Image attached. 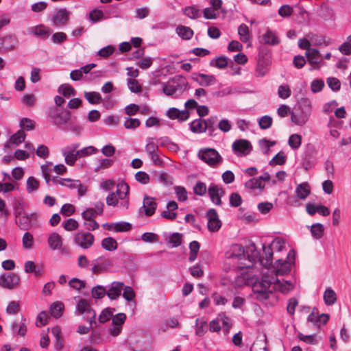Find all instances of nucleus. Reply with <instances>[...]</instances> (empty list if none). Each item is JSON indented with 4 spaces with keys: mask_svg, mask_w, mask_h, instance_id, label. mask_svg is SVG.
Masks as SVG:
<instances>
[{
    "mask_svg": "<svg viewBox=\"0 0 351 351\" xmlns=\"http://www.w3.org/2000/svg\"><path fill=\"white\" fill-rule=\"evenodd\" d=\"M271 278L272 274L265 273L261 280L253 285L252 289L256 294L257 300L260 301L267 300L273 292Z\"/></svg>",
    "mask_w": 351,
    "mask_h": 351,
    "instance_id": "f257e3e1",
    "label": "nucleus"
},
{
    "mask_svg": "<svg viewBox=\"0 0 351 351\" xmlns=\"http://www.w3.org/2000/svg\"><path fill=\"white\" fill-rule=\"evenodd\" d=\"M226 257L227 259L232 261V264L235 265L239 269L248 268L251 267L250 264H247L244 261H251L246 258L244 247L239 244L232 245L230 250L226 252Z\"/></svg>",
    "mask_w": 351,
    "mask_h": 351,
    "instance_id": "f03ea898",
    "label": "nucleus"
},
{
    "mask_svg": "<svg viewBox=\"0 0 351 351\" xmlns=\"http://www.w3.org/2000/svg\"><path fill=\"white\" fill-rule=\"evenodd\" d=\"M295 253L294 250H290L287 256V259H278L275 262L272 269L266 273L272 274L274 276H284L291 271V267L295 264Z\"/></svg>",
    "mask_w": 351,
    "mask_h": 351,
    "instance_id": "7ed1b4c3",
    "label": "nucleus"
},
{
    "mask_svg": "<svg viewBox=\"0 0 351 351\" xmlns=\"http://www.w3.org/2000/svg\"><path fill=\"white\" fill-rule=\"evenodd\" d=\"M198 157L212 167H216L223 161L219 152L213 148L201 149L197 154Z\"/></svg>",
    "mask_w": 351,
    "mask_h": 351,
    "instance_id": "20e7f679",
    "label": "nucleus"
},
{
    "mask_svg": "<svg viewBox=\"0 0 351 351\" xmlns=\"http://www.w3.org/2000/svg\"><path fill=\"white\" fill-rule=\"evenodd\" d=\"M232 149L235 155L242 157L251 153L252 145L248 140L240 138L235 140L232 143Z\"/></svg>",
    "mask_w": 351,
    "mask_h": 351,
    "instance_id": "39448f33",
    "label": "nucleus"
},
{
    "mask_svg": "<svg viewBox=\"0 0 351 351\" xmlns=\"http://www.w3.org/2000/svg\"><path fill=\"white\" fill-rule=\"evenodd\" d=\"M94 241V236L89 232H79L74 237V243L83 249L90 248Z\"/></svg>",
    "mask_w": 351,
    "mask_h": 351,
    "instance_id": "423d86ee",
    "label": "nucleus"
},
{
    "mask_svg": "<svg viewBox=\"0 0 351 351\" xmlns=\"http://www.w3.org/2000/svg\"><path fill=\"white\" fill-rule=\"evenodd\" d=\"M20 282V277L14 273H9L0 276V286L3 289H13Z\"/></svg>",
    "mask_w": 351,
    "mask_h": 351,
    "instance_id": "0eeeda50",
    "label": "nucleus"
},
{
    "mask_svg": "<svg viewBox=\"0 0 351 351\" xmlns=\"http://www.w3.org/2000/svg\"><path fill=\"white\" fill-rule=\"evenodd\" d=\"M49 116L52 119L55 125H61L69 121L71 114L68 110L60 111L56 108H53L50 110Z\"/></svg>",
    "mask_w": 351,
    "mask_h": 351,
    "instance_id": "6e6552de",
    "label": "nucleus"
},
{
    "mask_svg": "<svg viewBox=\"0 0 351 351\" xmlns=\"http://www.w3.org/2000/svg\"><path fill=\"white\" fill-rule=\"evenodd\" d=\"M76 312L78 313H86L87 315L84 318L88 322H95L96 318V313L95 311L90 306L88 302L83 298H81L76 305Z\"/></svg>",
    "mask_w": 351,
    "mask_h": 351,
    "instance_id": "1a4fd4ad",
    "label": "nucleus"
},
{
    "mask_svg": "<svg viewBox=\"0 0 351 351\" xmlns=\"http://www.w3.org/2000/svg\"><path fill=\"white\" fill-rule=\"evenodd\" d=\"M273 291H279L283 294L288 293L294 289V282L289 280H280L272 274L271 278Z\"/></svg>",
    "mask_w": 351,
    "mask_h": 351,
    "instance_id": "9d476101",
    "label": "nucleus"
},
{
    "mask_svg": "<svg viewBox=\"0 0 351 351\" xmlns=\"http://www.w3.org/2000/svg\"><path fill=\"white\" fill-rule=\"evenodd\" d=\"M206 217L208 230L211 232L218 231L221 226V222L216 210L214 208L209 209L206 213Z\"/></svg>",
    "mask_w": 351,
    "mask_h": 351,
    "instance_id": "9b49d317",
    "label": "nucleus"
},
{
    "mask_svg": "<svg viewBox=\"0 0 351 351\" xmlns=\"http://www.w3.org/2000/svg\"><path fill=\"white\" fill-rule=\"evenodd\" d=\"M208 193L213 204L217 206L222 204L221 197L225 194V191L221 187L210 184L208 189Z\"/></svg>",
    "mask_w": 351,
    "mask_h": 351,
    "instance_id": "f8f14e48",
    "label": "nucleus"
},
{
    "mask_svg": "<svg viewBox=\"0 0 351 351\" xmlns=\"http://www.w3.org/2000/svg\"><path fill=\"white\" fill-rule=\"evenodd\" d=\"M191 78L202 86H209L216 82V78L213 75L194 73L192 74Z\"/></svg>",
    "mask_w": 351,
    "mask_h": 351,
    "instance_id": "ddd939ff",
    "label": "nucleus"
},
{
    "mask_svg": "<svg viewBox=\"0 0 351 351\" xmlns=\"http://www.w3.org/2000/svg\"><path fill=\"white\" fill-rule=\"evenodd\" d=\"M16 223L19 226V227L23 230H29L32 226V220L34 217H36L35 214H29V215H24L23 216H20V213L16 211Z\"/></svg>",
    "mask_w": 351,
    "mask_h": 351,
    "instance_id": "4468645a",
    "label": "nucleus"
},
{
    "mask_svg": "<svg viewBox=\"0 0 351 351\" xmlns=\"http://www.w3.org/2000/svg\"><path fill=\"white\" fill-rule=\"evenodd\" d=\"M69 19V12L66 9H60L51 17L53 26L64 25Z\"/></svg>",
    "mask_w": 351,
    "mask_h": 351,
    "instance_id": "2eb2a0df",
    "label": "nucleus"
},
{
    "mask_svg": "<svg viewBox=\"0 0 351 351\" xmlns=\"http://www.w3.org/2000/svg\"><path fill=\"white\" fill-rule=\"evenodd\" d=\"M27 32L29 34L40 37L43 39H47L52 33V30L44 25L30 27L27 29Z\"/></svg>",
    "mask_w": 351,
    "mask_h": 351,
    "instance_id": "dca6fc26",
    "label": "nucleus"
},
{
    "mask_svg": "<svg viewBox=\"0 0 351 351\" xmlns=\"http://www.w3.org/2000/svg\"><path fill=\"white\" fill-rule=\"evenodd\" d=\"M328 319L329 315L328 314L319 315L318 310L316 308L313 309L307 317L308 322L313 323L317 327H319L321 324H326Z\"/></svg>",
    "mask_w": 351,
    "mask_h": 351,
    "instance_id": "f3484780",
    "label": "nucleus"
},
{
    "mask_svg": "<svg viewBox=\"0 0 351 351\" xmlns=\"http://www.w3.org/2000/svg\"><path fill=\"white\" fill-rule=\"evenodd\" d=\"M110 260L100 256L93 261L91 271L93 274L103 273L110 266Z\"/></svg>",
    "mask_w": 351,
    "mask_h": 351,
    "instance_id": "a211bd4d",
    "label": "nucleus"
},
{
    "mask_svg": "<svg viewBox=\"0 0 351 351\" xmlns=\"http://www.w3.org/2000/svg\"><path fill=\"white\" fill-rule=\"evenodd\" d=\"M311 116V108L308 106L305 111L302 112L300 114L292 113L291 120L295 124L299 126L304 125L309 119Z\"/></svg>",
    "mask_w": 351,
    "mask_h": 351,
    "instance_id": "6ab92c4d",
    "label": "nucleus"
},
{
    "mask_svg": "<svg viewBox=\"0 0 351 351\" xmlns=\"http://www.w3.org/2000/svg\"><path fill=\"white\" fill-rule=\"evenodd\" d=\"M124 288V283L122 282H112L108 290H106L107 296L110 300H116L121 294Z\"/></svg>",
    "mask_w": 351,
    "mask_h": 351,
    "instance_id": "aec40b11",
    "label": "nucleus"
},
{
    "mask_svg": "<svg viewBox=\"0 0 351 351\" xmlns=\"http://www.w3.org/2000/svg\"><path fill=\"white\" fill-rule=\"evenodd\" d=\"M166 114L171 119H178L181 121H186L189 118V112L187 110H180L176 108H169Z\"/></svg>",
    "mask_w": 351,
    "mask_h": 351,
    "instance_id": "412c9836",
    "label": "nucleus"
},
{
    "mask_svg": "<svg viewBox=\"0 0 351 351\" xmlns=\"http://www.w3.org/2000/svg\"><path fill=\"white\" fill-rule=\"evenodd\" d=\"M171 82L173 86H174L176 93L181 94L189 88L187 80L181 75H176L173 77Z\"/></svg>",
    "mask_w": 351,
    "mask_h": 351,
    "instance_id": "4be33fe9",
    "label": "nucleus"
},
{
    "mask_svg": "<svg viewBox=\"0 0 351 351\" xmlns=\"http://www.w3.org/2000/svg\"><path fill=\"white\" fill-rule=\"evenodd\" d=\"M143 208L147 216L149 217L153 215L157 208L155 198L145 195L143 199Z\"/></svg>",
    "mask_w": 351,
    "mask_h": 351,
    "instance_id": "5701e85b",
    "label": "nucleus"
},
{
    "mask_svg": "<svg viewBox=\"0 0 351 351\" xmlns=\"http://www.w3.org/2000/svg\"><path fill=\"white\" fill-rule=\"evenodd\" d=\"M78 145L67 146L62 149V154L64 156L65 162L68 165H73L76 161V157L74 156V152Z\"/></svg>",
    "mask_w": 351,
    "mask_h": 351,
    "instance_id": "b1692460",
    "label": "nucleus"
},
{
    "mask_svg": "<svg viewBox=\"0 0 351 351\" xmlns=\"http://www.w3.org/2000/svg\"><path fill=\"white\" fill-rule=\"evenodd\" d=\"M47 243L52 250H61L63 245L62 238L57 232H53L49 235Z\"/></svg>",
    "mask_w": 351,
    "mask_h": 351,
    "instance_id": "393cba45",
    "label": "nucleus"
},
{
    "mask_svg": "<svg viewBox=\"0 0 351 351\" xmlns=\"http://www.w3.org/2000/svg\"><path fill=\"white\" fill-rule=\"evenodd\" d=\"M295 193L299 199L304 200L311 194V186L307 182H304L296 186Z\"/></svg>",
    "mask_w": 351,
    "mask_h": 351,
    "instance_id": "a878e982",
    "label": "nucleus"
},
{
    "mask_svg": "<svg viewBox=\"0 0 351 351\" xmlns=\"http://www.w3.org/2000/svg\"><path fill=\"white\" fill-rule=\"evenodd\" d=\"M219 324H222L223 332L224 335H228L233 325L232 319L225 313H220L217 317Z\"/></svg>",
    "mask_w": 351,
    "mask_h": 351,
    "instance_id": "bb28decb",
    "label": "nucleus"
},
{
    "mask_svg": "<svg viewBox=\"0 0 351 351\" xmlns=\"http://www.w3.org/2000/svg\"><path fill=\"white\" fill-rule=\"evenodd\" d=\"M305 55L309 63L313 66V69H318L319 64L321 62V60H319V58L321 56L319 51L316 49L311 48L306 51Z\"/></svg>",
    "mask_w": 351,
    "mask_h": 351,
    "instance_id": "cd10ccee",
    "label": "nucleus"
},
{
    "mask_svg": "<svg viewBox=\"0 0 351 351\" xmlns=\"http://www.w3.org/2000/svg\"><path fill=\"white\" fill-rule=\"evenodd\" d=\"M16 45V38L13 36H7L0 38V49L9 51L14 48Z\"/></svg>",
    "mask_w": 351,
    "mask_h": 351,
    "instance_id": "c85d7f7f",
    "label": "nucleus"
},
{
    "mask_svg": "<svg viewBox=\"0 0 351 351\" xmlns=\"http://www.w3.org/2000/svg\"><path fill=\"white\" fill-rule=\"evenodd\" d=\"M318 14L320 18L324 21H328L333 18L334 10L330 6L323 4L317 10Z\"/></svg>",
    "mask_w": 351,
    "mask_h": 351,
    "instance_id": "c756f323",
    "label": "nucleus"
},
{
    "mask_svg": "<svg viewBox=\"0 0 351 351\" xmlns=\"http://www.w3.org/2000/svg\"><path fill=\"white\" fill-rule=\"evenodd\" d=\"M323 299L326 306H332L337 302V294L331 288H327L324 293Z\"/></svg>",
    "mask_w": 351,
    "mask_h": 351,
    "instance_id": "7c9ffc66",
    "label": "nucleus"
},
{
    "mask_svg": "<svg viewBox=\"0 0 351 351\" xmlns=\"http://www.w3.org/2000/svg\"><path fill=\"white\" fill-rule=\"evenodd\" d=\"M262 40L265 44L276 45L280 43L279 38L276 36L275 33L270 29H267L263 34Z\"/></svg>",
    "mask_w": 351,
    "mask_h": 351,
    "instance_id": "2f4dec72",
    "label": "nucleus"
},
{
    "mask_svg": "<svg viewBox=\"0 0 351 351\" xmlns=\"http://www.w3.org/2000/svg\"><path fill=\"white\" fill-rule=\"evenodd\" d=\"M176 31L178 36L184 40H189L193 36V31L189 27L178 25Z\"/></svg>",
    "mask_w": 351,
    "mask_h": 351,
    "instance_id": "473e14b6",
    "label": "nucleus"
},
{
    "mask_svg": "<svg viewBox=\"0 0 351 351\" xmlns=\"http://www.w3.org/2000/svg\"><path fill=\"white\" fill-rule=\"evenodd\" d=\"M245 186L250 190L254 191L258 189L259 191H263L265 187V184L261 182L258 178H254L247 181Z\"/></svg>",
    "mask_w": 351,
    "mask_h": 351,
    "instance_id": "72a5a7b5",
    "label": "nucleus"
},
{
    "mask_svg": "<svg viewBox=\"0 0 351 351\" xmlns=\"http://www.w3.org/2000/svg\"><path fill=\"white\" fill-rule=\"evenodd\" d=\"M216 117L204 119L205 132L208 131V135L210 136H214L216 134Z\"/></svg>",
    "mask_w": 351,
    "mask_h": 351,
    "instance_id": "f704fd0d",
    "label": "nucleus"
},
{
    "mask_svg": "<svg viewBox=\"0 0 351 351\" xmlns=\"http://www.w3.org/2000/svg\"><path fill=\"white\" fill-rule=\"evenodd\" d=\"M310 232L314 239H319L324 235V226L320 223H314L310 226Z\"/></svg>",
    "mask_w": 351,
    "mask_h": 351,
    "instance_id": "c9c22d12",
    "label": "nucleus"
},
{
    "mask_svg": "<svg viewBox=\"0 0 351 351\" xmlns=\"http://www.w3.org/2000/svg\"><path fill=\"white\" fill-rule=\"evenodd\" d=\"M191 130L193 133L205 132L204 119H198L191 123Z\"/></svg>",
    "mask_w": 351,
    "mask_h": 351,
    "instance_id": "e433bc0d",
    "label": "nucleus"
},
{
    "mask_svg": "<svg viewBox=\"0 0 351 351\" xmlns=\"http://www.w3.org/2000/svg\"><path fill=\"white\" fill-rule=\"evenodd\" d=\"M84 97L90 104H97L101 102V96L97 92H84Z\"/></svg>",
    "mask_w": 351,
    "mask_h": 351,
    "instance_id": "4c0bfd02",
    "label": "nucleus"
},
{
    "mask_svg": "<svg viewBox=\"0 0 351 351\" xmlns=\"http://www.w3.org/2000/svg\"><path fill=\"white\" fill-rule=\"evenodd\" d=\"M64 304L62 302H57L51 305L50 312L53 317L58 318L62 315Z\"/></svg>",
    "mask_w": 351,
    "mask_h": 351,
    "instance_id": "58836bf2",
    "label": "nucleus"
},
{
    "mask_svg": "<svg viewBox=\"0 0 351 351\" xmlns=\"http://www.w3.org/2000/svg\"><path fill=\"white\" fill-rule=\"evenodd\" d=\"M269 70V64L265 60H260L258 62L256 69V75L258 77L264 76Z\"/></svg>",
    "mask_w": 351,
    "mask_h": 351,
    "instance_id": "ea45409f",
    "label": "nucleus"
},
{
    "mask_svg": "<svg viewBox=\"0 0 351 351\" xmlns=\"http://www.w3.org/2000/svg\"><path fill=\"white\" fill-rule=\"evenodd\" d=\"M184 14L192 19H197L201 16L199 10L195 5L186 7L184 10Z\"/></svg>",
    "mask_w": 351,
    "mask_h": 351,
    "instance_id": "a19ab883",
    "label": "nucleus"
},
{
    "mask_svg": "<svg viewBox=\"0 0 351 351\" xmlns=\"http://www.w3.org/2000/svg\"><path fill=\"white\" fill-rule=\"evenodd\" d=\"M101 246L106 250L113 251L117 248V242L112 237H107L103 239Z\"/></svg>",
    "mask_w": 351,
    "mask_h": 351,
    "instance_id": "79ce46f5",
    "label": "nucleus"
},
{
    "mask_svg": "<svg viewBox=\"0 0 351 351\" xmlns=\"http://www.w3.org/2000/svg\"><path fill=\"white\" fill-rule=\"evenodd\" d=\"M210 65L220 69H224L228 65V58L226 56H219L212 60L210 62Z\"/></svg>",
    "mask_w": 351,
    "mask_h": 351,
    "instance_id": "37998d69",
    "label": "nucleus"
},
{
    "mask_svg": "<svg viewBox=\"0 0 351 351\" xmlns=\"http://www.w3.org/2000/svg\"><path fill=\"white\" fill-rule=\"evenodd\" d=\"M39 181L34 177L30 176L27 178L26 182L27 191L28 193H32L37 191L39 188Z\"/></svg>",
    "mask_w": 351,
    "mask_h": 351,
    "instance_id": "c03bdc74",
    "label": "nucleus"
},
{
    "mask_svg": "<svg viewBox=\"0 0 351 351\" xmlns=\"http://www.w3.org/2000/svg\"><path fill=\"white\" fill-rule=\"evenodd\" d=\"M58 92L62 94L64 97H69L70 96L75 95V90L69 84H62L58 88Z\"/></svg>",
    "mask_w": 351,
    "mask_h": 351,
    "instance_id": "a18cd8bd",
    "label": "nucleus"
},
{
    "mask_svg": "<svg viewBox=\"0 0 351 351\" xmlns=\"http://www.w3.org/2000/svg\"><path fill=\"white\" fill-rule=\"evenodd\" d=\"M302 143V137L300 134H291L288 140L289 145L293 149H296L299 148Z\"/></svg>",
    "mask_w": 351,
    "mask_h": 351,
    "instance_id": "49530a36",
    "label": "nucleus"
},
{
    "mask_svg": "<svg viewBox=\"0 0 351 351\" xmlns=\"http://www.w3.org/2000/svg\"><path fill=\"white\" fill-rule=\"evenodd\" d=\"M88 19L92 23H97L104 19V14L101 10L94 9L90 12Z\"/></svg>",
    "mask_w": 351,
    "mask_h": 351,
    "instance_id": "de8ad7c7",
    "label": "nucleus"
},
{
    "mask_svg": "<svg viewBox=\"0 0 351 351\" xmlns=\"http://www.w3.org/2000/svg\"><path fill=\"white\" fill-rule=\"evenodd\" d=\"M114 311V309L110 308H106L105 309H104L99 315V322L101 324H104L109 321L112 317Z\"/></svg>",
    "mask_w": 351,
    "mask_h": 351,
    "instance_id": "09e8293b",
    "label": "nucleus"
},
{
    "mask_svg": "<svg viewBox=\"0 0 351 351\" xmlns=\"http://www.w3.org/2000/svg\"><path fill=\"white\" fill-rule=\"evenodd\" d=\"M91 294L93 298L95 299H101L106 295H107L106 289L104 287L101 285H97L94 287L91 290Z\"/></svg>",
    "mask_w": 351,
    "mask_h": 351,
    "instance_id": "8fccbe9b",
    "label": "nucleus"
},
{
    "mask_svg": "<svg viewBox=\"0 0 351 351\" xmlns=\"http://www.w3.org/2000/svg\"><path fill=\"white\" fill-rule=\"evenodd\" d=\"M238 34L242 42L246 43L250 40L249 28L245 24H241L239 27Z\"/></svg>",
    "mask_w": 351,
    "mask_h": 351,
    "instance_id": "3c124183",
    "label": "nucleus"
},
{
    "mask_svg": "<svg viewBox=\"0 0 351 351\" xmlns=\"http://www.w3.org/2000/svg\"><path fill=\"white\" fill-rule=\"evenodd\" d=\"M196 329L195 333L198 336L204 335L207 331V322L204 320L197 319L195 321Z\"/></svg>",
    "mask_w": 351,
    "mask_h": 351,
    "instance_id": "603ef678",
    "label": "nucleus"
},
{
    "mask_svg": "<svg viewBox=\"0 0 351 351\" xmlns=\"http://www.w3.org/2000/svg\"><path fill=\"white\" fill-rule=\"evenodd\" d=\"M141 124V121L139 119L136 118H125L123 125L125 129L128 130H135Z\"/></svg>",
    "mask_w": 351,
    "mask_h": 351,
    "instance_id": "864d4df0",
    "label": "nucleus"
},
{
    "mask_svg": "<svg viewBox=\"0 0 351 351\" xmlns=\"http://www.w3.org/2000/svg\"><path fill=\"white\" fill-rule=\"evenodd\" d=\"M53 182L56 184H60L62 186H66L70 189H74V182L75 180L69 179V178H60L58 177H54L53 178Z\"/></svg>",
    "mask_w": 351,
    "mask_h": 351,
    "instance_id": "5fc2aeb1",
    "label": "nucleus"
},
{
    "mask_svg": "<svg viewBox=\"0 0 351 351\" xmlns=\"http://www.w3.org/2000/svg\"><path fill=\"white\" fill-rule=\"evenodd\" d=\"M258 125L262 130L269 129L273 122L272 118L269 115H265L258 119Z\"/></svg>",
    "mask_w": 351,
    "mask_h": 351,
    "instance_id": "6e6d98bb",
    "label": "nucleus"
},
{
    "mask_svg": "<svg viewBox=\"0 0 351 351\" xmlns=\"http://www.w3.org/2000/svg\"><path fill=\"white\" fill-rule=\"evenodd\" d=\"M145 151L148 155L153 154L158 151V145L154 142L152 138H148L147 139V144L145 145Z\"/></svg>",
    "mask_w": 351,
    "mask_h": 351,
    "instance_id": "4d7b16f0",
    "label": "nucleus"
},
{
    "mask_svg": "<svg viewBox=\"0 0 351 351\" xmlns=\"http://www.w3.org/2000/svg\"><path fill=\"white\" fill-rule=\"evenodd\" d=\"M263 250L265 256V263H263V265L265 266L270 265L271 264V261L272 259L274 250L271 245L267 246L264 245L263 246Z\"/></svg>",
    "mask_w": 351,
    "mask_h": 351,
    "instance_id": "13d9d810",
    "label": "nucleus"
},
{
    "mask_svg": "<svg viewBox=\"0 0 351 351\" xmlns=\"http://www.w3.org/2000/svg\"><path fill=\"white\" fill-rule=\"evenodd\" d=\"M207 188L204 182H197L193 186V193L199 196H203L206 193Z\"/></svg>",
    "mask_w": 351,
    "mask_h": 351,
    "instance_id": "bf43d9fd",
    "label": "nucleus"
},
{
    "mask_svg": "<svg viewBox=\"0 0 351 351\" xmlns=\"http://www.w3.org/2000/svg\"><path fill=\"white\" fill-rule=\"evenodd\" d=\"M25 136L24 131L21 130L11 136L10 141L14 145H19L25 141Z\"/></svg>",
    "mask_w": 351,
    "mask_h": 351,
    "instance_id": "052dcab7",
    "label": "nucleus"
},
{
    "mask_svg": "<svg viewBox=\"0 0 351 351\" xmlns=\"http://www.w3.org/2000/svg\"><path fill=\"white\" fill-rule=\"evenodd\" d=\"M259 146L265 154H268L270 147L276 144V141H271L265 138L259 141Z\"/></svg>",
    "mask_w": 351,
    "mask_h": 351,
    "instance_id": "680f3d73",
    "label": "nucleus"
},
{
    "mask_svg": "<svg viewBox=\"0 0 351 351\" xmlns=\"http://www.w3.org/2000/svg\"><path fill=\"white\" fill-rule=\"evenodd\" d=\"M286 162V157L283 152H278L269 162L270 165H282Z\"/></svg>",
    "mask_w": 351,
    "mask_h": 351,
    "instance_id": "e2e57ef3",
    "label": "nucleus"
},
{
    "mask_svg": "<svg viewBox=\"0 0 351 351\" xmlns=\"http://www.w3.org/2000/svg\"><path fill=\"white\" fill-rule=\"evenodd\" d=\"M23 246L25 249H31L33 246L34 238L31 233L27 232L23 237Z\"/></svg>",
    "mask_w": 351,
    "mask_h": 351,
    "instance_id": "0e129e2a",
    "label": "nucleus"
},
{
    "mask_svg": "<svg viewBox=\"0 0 351 351\" xmlns=\"http://www.w3.org/2000/svg\"><path fill=\"white\" fill-rule=\"evenodd\" d=\"M324 86V82L322 80L316 79L312 81L311 84V90L313 93L320 92Z\"/></svg>",
    "mask_w": 351,
    "mask_h": 351,
    "instance_id": "69168bd1",
    "label": "nucleus"
},
{
    "mask_svg": "<svg viewBox=\"0 0 351 351\" xmlns=\"http://www.w3.org/2000/svg\"><path fill=\"white\" fill-rule=\"evenodd\" d=\"M69 285L73 289L80 291L85 287L86 282L79 278H73L69 282Z\"/></svg>",
    "mask_w": 351,
    "mask_h": 351,
    "instance_id": "338daca9",
    "label": "nucleus"
},
{
    "mask_svg": "<svg viewBox=\"0 0 351 351\" xmlns=\"http://www.w3.org/2000/svg\"><path fill=\"white\" fill-rule=\"evenodd\" d=\"M20 127L26 130H32L35 128V122L27 118H23L20 121Z\"/></svg>",
    "mask_w": 351,
    "mask_h": 351,
    "instance_id": "774afa93",
    "label": "nucleus"
}]
</instances>
